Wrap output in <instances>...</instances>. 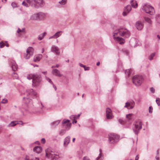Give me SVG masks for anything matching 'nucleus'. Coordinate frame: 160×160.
Returning <instances> with one entry per match:
<instances>
[{"instance_id": "obj_1", "label": "nucleus", "mask_w": 160, "mask_h": 160, "mask_svg": "<svg viewBox=\"0 0 160 160\" xmlns=\"http://www.w3.org/2000/svg\"><path fill=\"white\" fill-rule=\"evenodd\" d=\"M119 36L128 38L130 36V32L128 30L124 28H120L114 32V39L120 44H122L125 42V39L120 37Z\"/></svg>"}, {"instance_id": "obj_51", "label": "nucleus", "mask_w": 160, "mask_h": 160, "mask_svg": "<svg viewBox=\"0 0 160 160\" xmlns=\"http://www.w3.org/2000/svg\"><path fill=\"white\" fill-rule=\"evenodd\" d=\"M83 160H90L88 157H85L83 158Z\"/></svg>"}, {"instance_id": "obj_58", "label": "nucleus", "mask_w": 160, "mask_h": 160, "mask_svg": "<svg viewBox=\"0 0 160 160\" xmlns=\"http://www.w3.org/2000/svg\"><path fill=\"white\" fill-rule=\"evenodd\" d=\"M52 85H53V88H54L55 90H56L57 89L56 87L55 86V85L53 84Z\"/></svg>"}, {"instance_id": "obj_62", "label": "nucleus", "mask_w": 160, "mask_h": 160, "mask_svg": "<svg viewBox=\"0 0 160 160\" xmlns=\"http://www.w3.org/2000/svg\"><path fill=\"white\" fill-rule=\"evenodd\" d=\"M156 159L157 160H159V157L156 156Z\"/></svg>"}, {"instance_id": "obj_37", "label": "nucleus", "mask_w": 160, "mask_h": 160, "mask_svg": "<svg viewBox=\"0 0 160 160\" xmlns=\"http://www.w3.org/2000/svg\"><path fill=\"white\" fill-rule=\"evenodd\" d=\"M132 114H129L126 115V118L128 120H130L131 119V116H132Z\"/></svg>"}, {"instance_id": "obj_13", "label": "nucleus", "mask_w": 160, "mask_h": 160, "mask_svg": "<svg viewBox=\"0 0 160 160\" xmlns=\"http://www.w3.org/2000/svg\"><path fill=\"white\" fill-rule=\"evenodd\" d=\"M51 51L54 52L57 55H59L60 53L58 48L54 45L52 46L51 48Z\"/></svg>"}, {"instance_id": "obj_16", "label": "nucleus", "mask_w": 160, "mask_h": 160, "mask_svg": "<svg viewBox=\"0 0 160 160\" xmlns=\"http://www.w3.org/2000/svg\"><path fill=\"white\" fill-rule=\"evenodd\" d=\"M136 26L137 29L139 30H141L143 28L142 24L139 21L136 22Z\"/></svg>"}, {"instance_id": "obj_55", "label": "nucleus", "mask_w": 160, "mask_h": 160, "mask_svg": "<svg viewBox=\"0 0 160 160\" xmlns=\"http://www.w3.org/2000/svg\"><path fill=\"white\" fill-rule=\"evenodd\" d=\"M139 159V157L138 155L136 156L135 157V160H138Z\"/></svg>"}, {"instance_id": "obj_46", "label": "nucleus", "mask_w": 160, "mask_h": 160, "mask_svg": "<svg viewBox=\"0 0 160 160\" xmlns=\"http://www.w3.org/2000/svg\"><path fill=\"white\" fill-rule=\"evenodd\" d=\"M8 102V100L5 99H3L1 102L2 103H5Z\"/></svg>"}, {"instance_id": "obj_48", "label": "nucleus", "mask_w": 160, "mask_h": 160, "mask_svg": "<svg viewBox=\"0 0 160 160\" xmlns=\"http://www.w3.org/2000/svg\"><path fill=\"white\" fill-rule=\"evenodd\" d=\"M5 44L3 42H1L0 43V47L1 48H2L4 46H5Z\"/></svg>"}, {"instance_id": "obj_43", "label": "nucleus", "mask_w": 160, "mask_h": 160, "mask_svg": "<svg viewBox=\"0 0 160 160\" xmlns=\"http://www.w3.org/2000/svg\"><path fill=\"white\" fill-rule=\"evenodd\" d=\"M46 79L51 84H53V82L51 81V79H50L49 78L46 77Z\"/></svg>"}, {"instance_id": "obj_42", "label": "nucleus", "mask_w": 160, "mask_h": 160, "mask_svg": "<svg viewBox=\"0 0 160 160\" xmlns=\"http://www.w3.org/2000/svg\"><path fill=\"white\" fill-rule=\"evenodd\" d=\"M11 5L13 8H16L17 7V4L14 2H12L11 4Z\"/></svg>"}, {"instance_id": "obj_21", "label": "nucleus", "mask_w": 160, "mask_h": 160, "mask_svg": "<svg viewBox=\"0 0 160 160\" xmlns=\"http://www.w3.org/2000/svg\"><path fill=\"white\" fill-rule=\"evenodd\" d=\"M70 137L69 136H68L65 138L64 142V146H66L68 144L70 141Z\"/></svg>"}, {"instance_id": "obj_33", "label": "nucleus", "mask_w": 160, "mask_h": 160, "mask_svg": "<svg viewBox=\"0 0 160 160\" xmlns=\"http://www.w3.org/2000/svg\"><path fill=\"white\" fill-rule=\"evenodd\" d=\"M79 65L80 67L84 68V70H89L90 69L89 67H86L85 65H84L81 63H79Z\"/></svg>"}, {"instance_id": "obj_9", "label": "nucleus", "mask_w": 160, "mask_h": 160, "mask_svg": "<svg viewBox=\"0 0 160 160\" xmlns=\"http://www.w3.org/2000/svg\"><path fill=\"white\" fill-rule=\"evenodd\" d=\"M119 138L118 135L115 133L111 134L109 135L108 140L110 143H113L117 141Z\"/></svg>"}, {"instance_id": "obj_39", "label": "nucleus", "mask_w": 160, "mask_h": 160, "mask_svg": "<svg viewBox=\"0 0 160 160\" xmlns=\"http://www.w3.org/2000/svg\"><path fill=\"white\" fill-rule=\"evenodd\" d=\"M155 53H152V54L149 57V59L150 60H151L152 59L153 57L155 55Z\"/></svg>"}, {"instance_id": "obj_29", "label": "nucleus", "mask_w": 160, "mask_h": 160, "mask_svg": "<svg viewBox=\"0 0 160 160\" xmlns=\"http://www.w3.org/2000/svg\"><path fill=\"white\" fill-rule=\"evenodd\" d=\"M145 20L150 24H152V21L151 19L148 18H144Z\"/></svg>"}, {"instance_id": "obj_14", "label": "nucleus", "mask_w": 160, "mask_h": 160, "mask_svg": "<svg viewBox=\"0 0 160 160\" xmlns=\"http://www.w3.org/2000/svg\"><path fill=\"white\" fill-rule=\"evenodd\" d=\"M106 115L107 118L108 119H111L112 118V110L109 108H108L106 109Z\"/></svg>"}, {"instance_id": "obj_54", "label": "nucleus", "mask_w": 160, "mask_h": 160, "mask_svg": "<svg viewBox=\"0 0 160 160\" xmlns=\"http://www.w3.org/2000/svg\"><path fill=\"white\" fill-rule=\"evenodd\" d=\"M17 123H17V124H22V121H19V122L17 121Z\"/></svg>"}, {"instance_id": "obj_23", "label": "nucleus", "mask_w": 160, "mask_h": 160, "mask_svg": "<svg viewBox=\"0 0 160 160\" xmlns=\"http://www.w3.org/2000/svg\"><path fill=\"white\" fill-rule=\"evenodd\" d=\"M46 35V32H44L40 34L38 37V39L39 40H41L43 39L44 37Z\"/></svg>"}, {"instance_id": "obj_34", "label": "nucleus", "mask_w": 160, "mask_h": 160, "mask_svg": "<svg viewBox=\"0 0 160 160\" xmlns=\"http://www.w3.org/2000/svg\"><path fill=\"white\" fill-rule=\"evenodd\" d=\"M66 132V130L65 129H62L59 132V134L60 135L62 136L64 135L65 133Z\"/></svg>"}, {"instance_id": "obj_38", "label": "nucleus", "mask_w": 160, "mask_h": 160, "mask_svg": "<svg viewBox=\"0 0 160 160\" xmlns=\"http://www.w3.org/2000/svg\"><path fill=\"white\" fill-rule=\"evenodd\" d=\"M156 102L158 105V106H160V98H157L156 100Z\"/></svg>"}, {"instance_id": "obj_40", "label": "nucleus", "mask_w": 160, "mask_h": 160, "mask_svg": "<svg viewBox=\"0 0 160 160\" xmlns=\"http://www.w3.org/2000/svg\"><path fill=\"white\" fill-rule=\"evenodd\" d=\"M156 20L158 23H160V14L157 15L156 18Z\"/></svg>"}, {"instance_id": "obj_8", "label": "nucleus", "mask_w": 160, "mask_h": 160, "mask_svg": "<svg viewBox=\"0 0 160 160\" xmlns=\"http://www.w3.org/2000/svg\"><path fill=\"white\" fill-rule=\"evenodd\" d=\"M142 128V122L140 121H138L135 122L133 124V130L135 133L137 134L139 130Z\"/></svg>"}, {"instance_id": "obj_49", "label": "nucleus", "mask_w": 160, "mask_h": 160, "mask_svg": "<svg viewBox=\"0 0 160 160\" xmlns=\"http://www.w3.org/2000/svg\"><path fill=\"white\" fill-rule=\"evenodd\" d=\"M150 91L152 93H154L155 92V90L154 88H150Z\"/></svg>"}, {"instance_id": "obj_17", "label": "nucleus", "mask_w": 160, "mask_h": 160, "mask_svg": "<svg viewBox=\"0 0 160 160\" xmlns=\"http://www.w3.org/2000/svg\"><path fill=\"white\" fill-rule=\"evenodd\" d=\"M39 20H42L45 18L46 17V14L42 12H38Z\"/></svg>"}, {"instance_id": "obj_63", "label": "nucleus", "mask_w": 160, "mask_h": 160, "mask_svg": "<svg viewBox=\"0 0 160 160\" xmlns=\"http://www.w3.org/2000/svg\"><path fill=\"white\" fill-rule=\"evenodd\" d=\"M125 52L127 54H128V52L127 50H125Z\"/></svg>"}, {"instance_id": "obj_41", "label": "nucleus", "mask_w": 160, "mask_h": 160, "mask_svg": "<svg viewBox=\"0 0 160 160\" xmlns=\"http://www.w3.org/2000/svg\"><path fill=\"white\" fill-rule=\"evenodd\" d=\"M119 122L120 124H123L125 122V121L121 119H119Z\"/></svg>"}, {"instance_id": "obj_18", "label": "nucleus", "mask_w": 160, "mask_h": 160, "mask_svg": "<svg viewBox=\"0 0 160 160\" xmlns=\"http://www.w3.org/2000/svg\"><path fill=\"white\" fill-rule=\"evenodd\" d=\"M30 19L32 20H39L38 12L32 15L30 17Z\"/></svg>"}, {"instance_id": "obj_30", "label": "nucleus", "mask_w": 160, "mask_h": 160, "mask_svg": "<svg viewBox=\"0 0 160 160\" xmlns=\"http://www.w3.org/2000/svg\"><path fill=\"white\" fill-rule=\"evenodd\" d=\"M35 75H36V74H28L27 76V78L29 80H30L32 79V80L34 76H35Z\"/></svg>"}, {"instance_id": "obj_32", "label": "nucleus", "mask_w": 160, "mask_h": 160, "mask_svg": "<svg viewBox=\"0 0 160 160\" xmlns=\"http://www.w3.org/2000/svg\"><path fill=\"white\" fill-rule=\"evenodd\" d=\"M132 71H125V73L126 75H127L128 76H131L132 74Z\"/></svg>"}, {"instance_id": "obj_60", "label": "nucleus", "mask_w": 160, "mask_h": 160, "mask_svg": "<svg viewBox=\"0 0 160 160\" xmlns=\"http://www.w3.org/2000/svg\"><path fill=\"white\" fill-rule=\"evenodd\" d=\"M42 53H43V52H44V48H42Z\"/></svg>"}, {"instance_id": "obj_61", "label": "nucleus", "mask_w": 160, "mask_h": 160, "mask_svg": "<svg viewBox=\"0 0 160 160\" xmlns=\"http://www.w3.org/2000/svg\"><path fill=\"white\" fill-rule=\"evenodd\" d=\"M100 62H97V66H99L100 65Z\"/></svg>"}, {"instance_id": "obj_24", "label": "nucleus", "mask_w": 160, "mask_h": 160, "mask_svg": "<svg viewBox=\"0 0 160 160\" xmlns=\"http://www.w3.org/2000/svg\"><path fill=\"white\" fill-rule=\"evenodd\" d=\"M18 123H17V121H12L8 125V127H13L15 126H16L17 124Z\"/></svg>"}, {"instance_id": "obj_47", "label": "nucleus", "mask_w": 160, "mask_h": 160, "mask_svg": "<svg viewBox=\"0 0 160 160\" xmlns=\"http://www.w3.org/2000/svg\"><path fill=\"white\" fill-rule=\"evenodd\" d=\"M59 66V65H57L55 66H52V68H58ZM53 70H58L57 69H54V68H53Z\"/></svg>"}, {"instance_id": "obj_35", "label": "nucleus", "mask_w": 160, "mask_h": 160, "mask_svg": "<svg viewBox=\"0 0 160 160\" xmlns=\"http://www.w3.org/2000/svg\"><path fill=\"white\" fill-rule=\"evenodd\" d=\"M102 159V153H99V156L96 158V160H101Z\"/></svg>"}, {"instance_id": "obj_50", "label": "nucleus", "mask_w": 160, "mask_h": 160, "mask_svg": "<svg viewBox=\"0 0 160 160\" xmlns=\"http://www.w3.org/2000/svg\"><path fill=\"white\" fill-rule=\"evenodd\" d=\"M45 140L44 138H42L41 139V142L42 143H44L45 142Z\"/></svg>"}, {"instance_id": "obj_28", "label": "nucleus", "mask_w": 160, "mask_h": 160, "mask_svg": "<svg viewBox=\"0 0 160 160\" xmlns=\"http://www.w3.org/2000/svg\"><path fill=\"white\" fill-rule=\"evenodd\" d=\"M70 118L71 119L72 121V123H76L77 122V121L75 119H76V116L75 115H71L70 116Z\"/></svg>"}, {"instance_id": "obj_56", "label": "nucleus", "mask_w": 160, "mask_h": 160, "mask_svg": "<svg viewBox=\"0 0 160 160\" xmlns=\"http://www.w3.org/2000/svg\"><path fill=\"white\" fill-rule=\"evenodd\" d=\"M22 30V32H22L23 33H25V30H24V28H23L22 29V30Z\"/></svg>"}, {"instance_id": "obj_45", "label": "nucleus", "mask_w": 160, "mask_h": 160, "mask_svg": "<svg viewBox=\"0 0 160 160\" xmlns=\"http://www.w3.org/2000/svg\"><path fill=\"white\" fill-rule=\"evenodd\" d=\"M152 112V108L151 106H150L149 108V112L150 113H151Z\"/></svg>"}, {"instance_id": "obj_20", "label": "nucleus", "mask_w": 160, "mask_h": 160, "mask_svg": "<svg viewBox=\"0 0 160 160\" xmlns=\"http://www.w3.org/2000/svg\"><path fill=\"white\" fill-rule=\"evenodd\" d=\"M60 120H58L51 123V125L52 128H55L60 123Z\"/></svg>"}, {"instance_id": "obj_44", "label": "nucleus", "mask_w": 160, "mask_h": 160, "mask_svg": "<svg viewBox=\"0 0 160 160\" xmlns=\"http://www.w3.org/2000/svg\"><path fill=\"white\" fill-rule=\"evenodd\" d=\"M69 122V120H63L62 121V124H65L68 123Z\"/></svg>"}, {"instance_id": "obj_10", "label": "nucleus", "mask_w": 160, "mask_h": 160, "mask_svg": "<svg viewBox=\"0 0 160 160\" xmlns=\"http://www.w3.org/2000/svg\"><path fill=\"white\" fill-rule=\"evenodd\" d=\"M34 52V49L31 47H28L26 50V53L25 55L24 58L26 59H28L32 56Z\"/></svg>"}, {"instance_id": "obj_52", "label": "nucleus", "mask_w": 160, "mask_h": 160, "mask_svg": "<svg viewBox=\"0 0 160 160\" xmlns=\"http://www.w3.org/2000/svg\"><path fill=\"white\" fill-rule=\"evenodd\" d=\"M52 38H54V39H56L55 38V37L54 36V35L53 36H51L49 38V39H51Z\"/></svg>"}, {"instance_id": "obj_11", "label": "nucleus", "mask_w": 160, "mask_h": 160, "mask_svg": "<svg viewBox=\"0 0 160 160\" xmlns=\"http://www.w3.org/2000/svg\"><path fill=\"white\" fill-rule=\"evenodd\" d=\"M131 7L130 5H128L126 7H125L124 9V12L122 13V15L123 16H126L127 14L131 11Z\"/></svg>"}, {"instance_id": "obj_5", "label": "nucleus", "mask_w": 160, "mask_h": 160, "mask_svg": "<svg viewBox=\"0 0 160 160\" xmlns=\"http://www.w3.org/2000/svg\"><path fill=\"white\" fill-rule=\"evenodd\" d=\"M142 9L145 12L151 15H153L155 13L154 8L148 4H143L142 6Z\"/></svg>"}, {"instance_id": "obj_31", "label": "nucleus", "mask_w": 160, "mask_h": 160, "mask_svg": "<svg viewBox=\"0 0 160 160\" xmlns=\"http://www.w3.org/2000/svg\"><path fill=\"white\" fill-rule=\"evenodd\" d=\"M71 126V123H67L65 127V129L67 130H68L70 128Z\"/></svg>"}, {"instance_id": "obj_64", "label": "nucleus", "mask_w": 160, "mask_h": 160, "mask_svg": "<svg viewBox=\"0 0 160 160\" xmlns=\"http://www.w3.org/2000/svg\"><path fill=\"white\" fill-rule=\"evenodd\" d=\"M157 37L159 39H160V36L159 35H158Z\"/></svg>"}, {"instance_id": "obj_26", "label": "nucleus", "mask_w": 160, "mask_h": 160, "mask_svg": "<svg viewBox=\"0 0 160 160\" xmlns=\"http://www.w3.org/2000/svg\"><path fill=\"white\" fill-rule=\"evenodd\" d=\"M52 73L56 76L60 77L61 76L59 71H52Z\"/></svg>"}, {"instance_id": "obj_22", "label": "nucleus", "mask_w": 160, "mask_h": 160, "mask_svg": "<svg viewBox=\"0 0 160 160\" xmlns=\"http://www.w3.org/2000/svg\"><path fill=\"white\" fill-rule=\"evenodd\" d=\"M130 3L132 7L134 8H137L138 4L136 0H132L130 2Z\"/></svg>"}, {"instance_id": "obj_6", "label": "nucleus", "mask_w": 160, "mask_h": 160, "mask_svg": "<svg viewBox=\"0 0 160 160\" xmlns=\"http://www.w3.org/2000/svg\"><path fill=\"white\" fill-rule=\"evenodd\" d=\"M34 76L32 80V85L33 87H37L40 85L42 81V78L39 74H36Z\"/></svg>"}, {"instance_id": "obj_7", "label": "nucleus", "mask_w": 160, "mask_h": 160, "mask_svg": "<svg viewBox=\"0 0 160 160\" xmlns=\"http://www.w3.org/2000/svg\"><path fill=\"white\" fill-rule=\"evenodd\" d=\"M143 80L142 75H137L132 78V81L133 83L137 86H139L142 83Z\"/></svg>"}, {"instance_id": "obj_36", "label": "nucleus", "mask_w": 160, "mask_h": 160, "mask_svg": "<svg viewBox=\"0 0 160 160\" xmlns=\"http://www.w3.org/2000/svg\"><path fill=\"white\" fill-rule=\"evenodd\" d=\"M67 2V0H62L61 1H59V3L60 4L62 5L65 4Z\"/></svg>"}, {"instance_id": "obj_59", "label": "nucleus", "mask_w": 160, "mask_h": 160, "mask_svg": "<svg viewBox=\"0 0 160 160\" xmlns=\"http://www.w3.org/2000/svg\"><path fill=\"white\" fill-rule=\"evenodd\" d=\"M7 1V0H2V2L4 3H5Z\"/></svg>"}, {"instance_id": "obj_57", "label": "nucleus", "mask_w": 160, "mask_h": 160, "mask_svg": "<svg viewBox=\"0 0 160 160\" xmlns=\"http://www.w3.org/2000/svg\"><path fill=\"white\" fill-rule=\"evenodd\" d=\"M14 75H15V77H16V78L17 77V75L15 73H13V75L14 76Z\"/></svg>"}, {"instance_id": "obj_25", "label": "nucleus", "mask_w": 160, "mask_h": 160, "mask_svg": "<svg viewBox=\"0 0 160 160\" xmlns=\"http://www.w3.org/2000/svg\"><path fill=\"white\" fill-rule=\"evenodd\" d=\"M62 31H59L56 32L54 34V36L56 38L60 37L62 35Z\"/></svg>"}, {"instance_id": "obj_2", "label": "nucleus", "mask_w": 160, "mask_h": 160, "mask_svg": "<svg viewBox=\"0 0 160 160\" xmlns=\"http://www.w3.org/2000/svg\"><path fill=\"white\" fill-rule=\"evenodd\" d=\"M26 7H28V4L36 8L43 7L45 4L43 0H24L22 3Z\"/></svg>"}, {"instance_id": "obj_53", "label": "nucleus", "mask_w": 160, "mask_h": 160, "mask_svg": "<svg viewBox=\"0 0 160 160\" xmlns=\"http://www.w3.org/2000/svg\"><path fill=\"white\" fill-rule=\"evenodd\" d=\"M22 32V30H21L20 28H18V30L17 31V32L18 33H19L20 32Z\"/></svg>"}, {"instance_id": "obj_12", "label": "nucleus", "mask_w": 160, "mask_h": 160, "mask_svg": "<svg viewBox=\"0 0 160 160\" xmlns=\"http://www.w3.org/2000/svg\"><path fill=\"white\" fill-rule=\"evenodd\" d=\"M135 102L133 101L128 102L126 103L124 107L127 108L128 109H132L133 108Z\"/></svg>"}, {"instance_id": "obj_15", "label": "nucleus", "mask_w": 160, "mask_h": 160, "mask_svg": "<svg viewBox=\"0 0 160 160\" xmlns=\"http://www.w3.org/2000/svg\"><path fill=\"white\" fill-rule=\"evenodd\" d=\"M42 54H38L34 56L33 61L35 62H38L42 58Z\"/></svg>"}, {"instance_id": "obj_4", "label": "nucleus", "mask_w": 160, "mask_h": 160, "mask_svg": "<svg viewBox=\"0 0 160 160\" xmlns=\"http://www.w3.org/2000/svg\"><path fill=\"white\" fill-rule=\"evenodd\" d=\"M46 157L50 158L51 160H57L59 158L58 155L51 148H48L45 150Z\"/></svg>"}, {"instance_id": "obj_3", "label": "nucleus", "mask_w": 160, "mask_h": 160, "mask_svg": "<svg viewBox=\"0 0 160 160\" xmlns=\"http://www.w3.org/2000/svg\"><path fill=\"white\" fill-rule=\"evenodd\" d=\"M25 94L27 95V97H23V99L24 103L28 104L31 102V99L29 98L35 96L37 93L32 89H29L26 90Z\"/></svg>"}, {"instance_id": "obj_19", "label": "nucleus", "mask_w": 160, "mask_h": 160, "mask_svg": "<svg viewBox=\"0 0 160 160\" xmlns=\"http://www.w3.org/2000/svg\"><path fill=\"white\" fill-rule=\"evenodd\" d=\"M42 151V148L39 146H36L33 148V151L37 153H40Z\"/></svg>"}, {"instance_id": "obj_27", "label": "nucleus", "mask_w": 160, "mask_h": 160, "mask_svg": "<svg viewBox=\"0 0 160 160\" xmlns=\"http://www.w3.org/2000/svg\"><path fill=\"white\" fill-rule=\"evenodd\" d=\"M12 70H17L18 68L17 65L15 62H13L12 64Z\"/></svg>"}]
</instances>
